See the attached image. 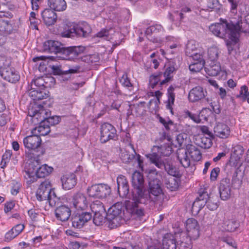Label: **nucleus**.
<instances>
[{"label":"nucleus","instance_id":"obj_1","mask_svg":"<svg viewBox=\"0 0 249 249\" xmlns=\"http://www.w3.org/2000/svg\"><path fill=\"white\" fill-rule=\"evenodd\" d=\"M210 31L215 36L236 43L239 40L240 32L247 33L249 30V14L243 21L242 17L238 15L229 20L220 18L219 23L211 24Z\"/></svg>","mask_w":249,"mask_h":249},{"label":"nucleus","instance_id":"obj_2","mask_svg":"<svg viewBox=\"0 0 249 249\" xmlns=\"http://www.w3.org/2000/svg\"><path fill=\"white\" fill-rule=\"evenodd\" d=\"M144 180L143 174L138 171H135L132 176L131 201H128L125 205L126 209L134 215L141 217L144 215V209L142 206L145 204L148 200V196L144 195Z\"/></svg>","mask_w":249,"mask_h":249},{"label":"nucleus","instance_id":"obj_3","mask_svg":"<svg viewBox=\"0 0 249 249\" xmlns=\"http://www.w3.org/2000/svg\"><path fill=\"white\" fill-rule=\"evenodd\" d=\"M53 168L47 164L40 165L39 160L34 158L29 162L25 171V178L28 184L35 182L37 178H45L50 175Z\"/></svg>","mask_w":249,"mask_h":249},{"label":"nucleus","instance_id":"obj_4","mask_svg":"<svg viewBox=\"0 0 249 249\" xmlns=\"http://www.w3.org/2000/svg\"><path fill=\"white\" fill-rule=\"evenodd\" d=\"M172 152L171 145L166 143L160 146L154 145L151 148V153L146 155V157L151 163L158 168L161 169L163 166V161L161 156H169Z\"/></svg>","mask_w":249,"mask_h":249},{"label":"nucleus","instance_id":"obj_5","mask_svg":"<svg viewBox=\"0 0 249 249\" xmlns=\"http://www.w3.org/2000/svg\"><path fill=\"white\" fill-rule=\"evenodd\" d=\"M28 114L32 117V121L35 122L45 121L46 123L54 125L58 124L61 121V117L59 116H53L48 117L50 112L45 109L41 105H36L35 107L30 108Z\"/></svg>","mask_w":249,"mask_h":249},{"label":"nucleus","instance_id":"obj_6","mask_svg":"<svg viewBox=\"0 0 249 249\" xmlns=\"http://www.w3.org/2000/svg\"><path fill=\"white\" fill-rule=\"evenodd\" d=\"M36 196L39 201L47 200L51 206H54L58 201L48 180H45L41 183L36 191Z\"/></svg>","mask_w":249,"mask_h":249},{"label":"nucleus","instance_id":"obj_7","mask_svg":"<svg viewBox=\"0 0 249 249\" xmlns=\"http://www.w3.org/2000/svg\"><path fill=\"white\" fill-rule=\"evenodd\" d=\"M100 140L102 143L117 138V130L115 127L108 123L102 124L100 127Z\"/></svg>","mask_w":249,"mask_h":249},{"label":"nucleus","instance_id":"obj_8","mask_svg":"<svg viewBox=\"0 0 249 249\" xmlns=\"http://www.w3.org/2000/svg\"><path fill=\"white\" fill-rule=\"evenodd\" d=\"M186 236L194 240L197 239L200 236V227L198 221L195 218L187 219L185 223Z\"/></svg>","mask_w":249,"mask_h":249},{"label":"nucleus","instance_id":"obj_9","mask_svg":"<svg viewBox=\"0 0 249 249\" xmlns=\"http://www.w3.org/2000/svg\"><path fill=\"white\" fill-rule=\"evenodd\" d=\"M110 192V187L105 184L93 185L88 189L89 196L93 197L104 198Z\"/></svg>","mask_w":249,"mask_h":249},{"label":"nucleus","instance_id":"obj_10","mask_svg":"<svg viewBox=\"0 0 249 249\" xmlns=\"http://www.w3.org/2000/svg\"><path fill=\"white\" fill-rule=\"evenodd\" d=\"M24 146L29 151H35L39 148L42 142L41 138L35 134L27 136L23 140Z\"/></svg>","mask_w":249,"mask_h":249},{"label":"nucleus","instance_id":"obj_11","mask_svg":"<svg viewBox=\"0 0 249 249\" xmlns=\"http://www.w3.org/2000/svg\"><path fill=\"white\" fill-rule=\"evenodd\" d=\"M190 59L191 60L189 65V69L191 72H198L204 67L205 61L202 54H196Z\"/></svg>","mask_w":249,"mask_h":249},{"label":"nucleus","instance_id":"obj_12","mask_svg":"<svg viewBox=\"0 0 249 249\" xmlns=\"http://www.w3.org/2000/svg\"><path fill=\"white\" fill-rule=\"evenodd\" d=\"M78 25L75 22H68L64 24L61 31V35L64 37H73L77 35Z\"/></svg>","mask_w":249,"mask_h":249},{"label":"nucleus","instance_id":"obj_13","mask_svg":"<svg viewBox=\"0 0 249 249\" xmlns=\"http://www.w3.org/2000/svg\"><path fill=\"white\" fill-rule=\"evenodd\" d=\"M215 135L221 139L228 138L231 134L230 127L223 123H218L214 127Z\"/></svg>","mask_w":249,"mask_h":249},{"label":"nucleus","instance_id":"obj_14","mask_svg":"<svg viewBox=\"0 0 249 249\" xmlns=\"http://www.w3.org/2000/svg\"><path fill=\"white\" fill-rule=\"evenodd\" d=\"M205 92L201 87H195L189 91L188 99L189 101L193 103L197 102L205 97Z\"/></svg>","mask_w":249,"mask_h":249},{"label":"nucleus","instance_id":"obj_15","mask_svg":"<svg viewBox=\"0 0 249 249\" xmlns=\"http://www.w3.org/2000/svg\"><path fill=\"white\" fill-rule=\"evenodd\" d=\"M149 189L148 194L144 193L145 196H148L147 204L148 202H155L156 197L158 196L161 193V189L160 186L158 184H155L152 182H149ZM145 193V191L144 192Z\"/></svg>","mask_w":249,"mask_h":249},{"label":"nucleus","instance_id":"obj_16","mask_svg":"<svg viewBox=\"0 0 249 249\" xmlns=\"http://www.w3.org/2000/svg\"><path fill=\"white\" fill-rule=\"evenodd\" d=\"M1 76L6 80L11 83H15L19 79L18 73L12 68H4L1 71Z\"/></svg>","mask_w":249,"mask_h":249},{"label":"nucleus","instance_id":"obj_17","mask_svg":"<svg viewBox=\"0 0 249 249\" xmlns=\"http://www.w3.org/2000/svg\"><path fill=\"white\" fill-rule=\"evenodd\" d=\"M42 17L45 24L48 26L54 24L57 19L55 13L51 9H46L42 12Z\"/></svg>","mask_w":249,"mask_h":249},{"label":"nucleus","instance_id":"obj_18","mask_svg":"<svg viewBox=\"0 0 249 249\" xmlns=\"http://www.w3.org/2000/svg\"><path fill=\"white\" fill-rule=\"evenodd\" d=\"M175 88L172 86H170L167 92V99L165 102L166 109L169 110L172 114L173 112V106L174 105L176 94L174 92Z\"/></svg>","mask_w":249,"mask_h":249},{"label":"nucleus","instance_id":"obj_19","mask_svg":"<svg viewBox=\"0 0 249 249\" xmlns=\"http://www.w3.org/2000/svg\"><path fill=\"white\" fill-rule=\"evenodd\" d=\"M34 123H37L36 119H35ZM39 125L34 128L32 130V134H35L40 137V136H45L47 135L50 132V128L48 124H47L45 121H40Z\"/></svg>","mask_w":249,"mask_h":249},{"label":"nucleus","instance_id":"obj_20","mask_svg":"<svg viewBox=\"0 0 249 249\" xmlns=\"http://www.w3.org/2000/svg\"><path fill=\"white\" fill-rule=\"evenodd\" d=\"M70 208L65 205H62L57 208L55 211V214L57 219L62 221H67L71 215Z\"/></svg>","mask_w":249,"mask_h":249},{"label":"nucleus","instance_id":"obj_21","mask_svg":"<svg viewBox=\"0 0 249 249\" xmlns=\"http://www.w3.org/2000/svg\"><path fill=\"white\" fill-rule=\"evenodd\" d=\"M62 48V44L57 41L48 40L43 44L44 50L50 53H57Z\"/></svg>","mask_w":249,"mask_h":249},{"label":"nucleus","instance_id":"obj_22","mask_svg":"<svg viewBox=\"0 0 249 249\" xmlns=\"http://www.w3.org/2000/svg\"><path fill=\"white\" fill-rule=\"evenodd\" d=\"M209 65L205 67V71L210 76H215L217 75L221 71L220 64L217 61L208 62Z\"/></svg>","mask_w":249,"mask_h":249},{"label":"nucleus","instance_id":"obj_23","mask_svg":"<svg viewBox=\"0 0 249 249\" xmlns=\"http://www.w3.org/2000/svg\"><path fill=\"white\" fill-rule=\"evenodd\" d=\"M185 151L193 161H198L202 158V154L200 150L194 145H187Z\"/></svg>","mask_w":249,"mask_h":249},{"label":"nucleus","instance_id":"obj_24","mask_svg":"<svg viewBox=\"0 0 249 249\" xmlns=\"http://www.w3.org/2000/svg\"><path fill=\"white\" fill-rule=\"evenodd\" d=\"M89 49L88 47L79 46V59L88 63H92L95 55L89 54Z\"/></svg>","mask_w":249,"mask_h":249},{"label":"nucleus","instance_id":"obj_25","mask_svg":"<svg viewBox=\"0 0 249 249\" xmlns=\"http://www.w3.org/2000/svg\"><path fill=\"white\" fill-rule=\"evenodd\" d=\"M162 249H177L176 239L170 233L166 234L163 238Z\"/></svg>","mask_w":249,"mask_h":249},{"label":"nucleus","instance_id":"obj_26","mask_svg":"<svg viewBox=\"0 0 249 249\" xmlns=\"http://www.w3.org/2000/svg\"><path fill=\"white\" fill-rule=\"evenodd\" d=\"M62 186L65 190H70L72 188L76 183L75 175L67 174L64 175L61 178Z\"/></svg>","mask_w":249,"mask_h":249},{"label":"nucleus","instance_id":"obj_27","mask_svg":"<svg viewBox=\"0 0 249 249\" xmlns=\"http://www.w3.org/2000/svg\"><path fill=\"white\" fill-rule=\"evenodd\" d=\"M24 229L23 224H18L7 231L5 235V241L9 242L17 237Z\"/></svg>","mask_w":249,"mask_h":249},{"label":"nucleus","instance_id":"obj_28","mask_svg":"<svg viewBox=\"0 0 249 249\" xmlns=\"http://www.w3.org/2000/svg\"><path fill=\"white\" fill-rule=\"evenodd\" d=\"M192 240L193 239L186 236L185 233H180L178 243L179 249H191L192 248Z\"/></svg>","mask_w":249,"mask_h":249},{"label":"nucleus","instance_id":"obj_29","mask_svg":"<svg viewBox=\"0 0 249 249\" xmlns=\"http://www.w3.org/2000/svg\"><path fill=\"white\" fill-rule=\"evenodd\" d=\"M48 5L52 10L59 12L65 10L67 8L64 0H49Z\"/></svg>","mask_w":249,"mask_h":249},{"label":"nucleus","instance_id":"obj_30","mask_svg":"<svg viewBox=\"0 0 249 249\" xmlns=\"http://www.w3.org/2000/svg\"><path fill=\"white\" fill-rule=\"evenodd\" d=\"M197 45L198 44L194 40L188 41L185 48L186 55L192 58L196 54H201L200 53H197Z\"/></svg>","mask_w":249,"mask_h":249},{"label":"nucleus","instance_id":"obj_31","mask_svg":"<svg viewBox=\"0 0 249 249\" xmlns=\"http://www.w3.org/2000/svg\"><path fill=\"white\" fill-rule=\"evenodd\" d=\"M188 154L186 151H182L179 149L177 151V158L180 163L184 168H187L191 164L190 159L188 158Z\"/></svg>","mask_w":249,"mask_h":249},{"label":"nucleus","instance_id":"obj_32","mask_svg":"<svg viewBox=\"0 0 249 249\" xmlns=\"http://www.w3.org/2000/svg\"><path fill=\"white\" fill-rule=\"evenodd\" d=\"M162 76V72H155L151 74L149 78L148 88L154 89L158 86V83L162 80L161 78ZM160 83H159L160 84Z\"/></svg>","mask_w":249,"mask_h":249},{"label":"nucleus","instance_id":"obj_33","mask_svg":"<svg viewBox=\"0 0 249 249\" xmlns=\"http://www.w3.org/2000/svg\"><path fill=\"white\" fill-rule=\"evenodd\" d=\"M239 226V223L235 220H225L222 226V231L228 232L234 231Z\"/></svg>","mask_w":249,"mask_h":249},{"label":"nucleus","instance_id":"obj_34","mask_svg":"<svg viewBox=\"0 0 249 249\" xmlns=\"http://www.w3.org/2000/svg\"><path fill=\"white\" fill-rule=\"evenodd\" d=\"M175 71V68L174 66H170L166 68L165 71L162 74V76H163L164 79L162 80L160 84V87L166 84L172 80L173 77V73Z\"/></svg>","mask_w":249,"mask_h":249},{"label":"nucleus","instance_id":"obj_35","mask_svg":"<svg viewBox=\"0 0 249 249\" xmlns=\"http://www.w3.org/2000/svg\"><path fill=\"white\" fill-rule=\"evenodd\" d=\"M91 32L90 25L85 21L79 22V36H88Z\"/></svg>","mask_w":249,"mask_h":249},{"label":"nucleus","instance_id":"obj_36","mask_svg":"<svg viewBox=\"0 0 249 249\" xmlns=\"http://www.w3.org/2000/svg\"><path fill=\"white\" fill-rule=\"evenodd\" d=\"M92 214L89 212L79 211V228L82 227L86 223L91 220Z\"/></svg>","mask_w":249,"mask_h":249},{"label":"nucleus","instance_id":"obj_37","mask_svg":"<svg viewBox=\"0 0 249 249\" xmlns=\"http://www.w3.org/2000/svg\"><path fill=\"white\" fill-rule=\"evenodd\" d=\"M119 204H115L108 209L107 214L110 219L115 220L117 219V217L121 212V207L119 208Z\"/></svg>","mask_w":249,"mask_h":249},{"label":"nucleus","instance_id":"obj_38","mask_svg":"<svg viewBox=\"0 0 249 249\" xmlns=\"http://www.w3.org/2000/svg\"><path fill=\"white\" fill-rule=\"evenodd\" d=\"M244 153V149L240 145H236L233 148V151L231 154V160L234 159L237 161L242 158Z\"/></svg>","mask_w":249,"mask_h":249},{"label":"nucleus","instance_id":"obj_39","mask_svg":"<svg viewBox=\"0 0 249 249\" xmlns=\"http://www.w3.org/2000/svg\"><path fill=\"white\" fill-rule=\"evenodd\" d=\"M219 192L220 197L223 200L228 199L231 196V190L229 185L221 184Z\"/></svg>","mask_w":249,"mask_h":249},{"label":"nucleus","instance_id":"obj_40","mask_svg":"<svg viewBox=\"0 0 249 249\" xmlns=\"http://www.w3.org/2000/svg\"><path fill=\"white\" fill-rule=\"evenodd\" d=\"M12 25L8 21L0 19V32L1 34H10L13 30Z\"/></svg>","mask_w":249,"mask_h":249},{"label":"nucleus","instance_id":"obj_41","mask_svg":"<svg viewBox=\"0 0 249 249\" xmlns=\"http://www.w3.org/2000/svg\"><path fill=\"white\" fill-rule=\"evenodd\" d=\"M90 209L94 213H105L106 210L102 203L96 201L94 202L90 206Z\"/></svg>","mask_w":249,"mask_h":249},{"label":"nucleus","instance_id":"obj_42","mask_svg":"<svg viewBox=\"0 0 249 249\" xmlns=\"http://www.w3.org/2000/svg\"><path fill=\"white\" fill-rule=\"evenodd\" d=\"M208 61H217L219 55L218 49L216 47H211L208 49Z\"/></svg>","mask_w":249,"mask_h":249},{"label":"nucleus","instance_id":"obj_43","mask_svg":"<svg viewBox=\"0 0 249 249\" xmlns=\"http://www.w3.org/2000/svg\"><path fill=\"white\" fill-rule=\"evenodd\" d=\"M89 204L87 198L83 194L79 195V211H84L88 210Z\"/></svg>","mask_w":249,"mask_h":249},{"label":"nucleus","instance_id":"obj_44","mask_svg":"<svg viewBox=\"0 0 249 249\" xmlns=\"http://www.w3.org/2000/svg\"><path fill=\"white\" fill-rule=\"evenodd\" d=\"M120 83L124 87L126 88L129 91H132L133 89V84L131 83L130 79L128 77V75L126 73H124L120 79Z\"/></svg>","mask_w":249,"mask_h":249},{"label":"nucleus","instance_id":"obj_45","mask_svg":"<svg viewBox=\"0 0 249 249\" xmlns=\"http://www.w3.org/2000/svg\"><path fill=\"white\" fill-rule=\"evenodd\" d=\"M45 82L43 77H38L31 82V88L32 89H42L45 87Z\"/></svg>","mask_w":249,"mask_h":249},{"label":"nucleus","instance_id":"obj_46","mask_svg":"<svg viewBox=\"0 0 249 249\" xmlns=\"http://www.w3.org/2000/svg\"><path fill=\"white\" fill-rule=\"evenodd\" d=\"M212 137V136H202L199 143L200 146L205 149L210 148L213 144Z\"/></svg>","mask_w":249,"mask_h":249},{"label":"nucleus","instance_id":"obj_47","mask_svg":"<svg viewBox=\"0 0 249 249\" xmlns=\"http://www.w3.org/2000/svg\"><path fill=\"white\" fill-rule=\"evenodd\" d=\"M145 104L144 102H141L134 106L136 116H140L145 114L146 112Z\"/></svg>","mask_w":249,"mask_h":249},{"label":"nucleus","instance_id":"obj_48","mask_svg":"<svg viewBox=\"0 0 249 249\" xmlns=\"http://www.w3.org/2000/svg\"><path fill=\"white\" fill-rule=\"evenodd\" d=\"M163 30L162 26L160 24L152 25L146 28L145 34L148 37L153 33H156Z\"/></svg>","mask_w":249,"mask_h":249},{"label":"nucleus","instance_id":"obj_49","mask_svg":"<svg viewBox=\"0 0 249 249\" xmlns=\"http://www.w3.org/2000/svg\"><path fill=\"white\" fill-rule=\"evenodd\" d=\"M198 194L199 196L196 199V200L199 201V202H200V203L204 202V205H205L206 201L209 198L206 189L205 188H200L198 191Z\"/></svg>","mask_w":249,"mask_h":249},{"label":"nucleus","instance_id":"obj_50","mask_svg":"<svg viewBox=\"0 0 249 249\" xmlns=\"http://www.w3.org/2000/svg\"><path fill=\"white\" fill-rule=\"evenodd\" d=\"M164 167L169 175L175 177L178 175L179 172L178 169L173 165L170 164H164L162 168Z\"/></svg>","mask_w":249,"mask_h":249},{"label":"nucleus","instance_id":"obj_51","mask_svg":"<svg viewBox=\"0 0 249 249\" xmlns=\"http://www.w3.org/2000/svg\"><path fill=\"white\" fill-rule=\"evenodd\" d=\"M167 187L171 191H176L178 187V183L175 177H170L166 182Z\"/></svg>","mask_w":249,"mask_h":249},{"label":"nucleus","instance_id":"obj_52","mask_svg":"<svg viewBox=\"0 0 249 249\" xmlns=\"http://www.w3.org/2000/svg\"><path fill=\"white\" fill-rule=\"evenodd\" d=\"M217 202L218 201L216 199H213L209 197L206 201L205 205L210 210L214 211L218 208V205Z\"/></svg>","mask_w":249,"mask_h":249},{"label":"nucleus","instance_id":"obj_53","mask_svg":"<svg viewBox=\"0 0 249 249\" xmlns=\"http://www.w3.org/2000/svg\"><path fill=\"white\" fill-rule=\"evenodd\" d=\"M94 216L93 217V223L97 226H100L102 225L104 220V216L103 214L104 213H94Z\"/></svg>","mask_w":249,"mask_h":249},{"label":"nucleus","instance_id":"obj_54","mask_svg":"<svg viewBox=\"0 0 249 249\" xmlns=\"http://www.w3.org/2000/svg\"><path fill=\"white\" fill-rule=\"evenodd\" d=\"M12 154V152L11 150H6L4 153L2 157L0 164L2 168L5 166L7 163L9 162L11 157Z\"/></svg>","mask_w":249,"mask_h":249},{"label":"nucleus","instance_id":"obj_55","mask_svg":"<svg viewBox=\"0 0 249 249\" xmlns=\"http://www.w3.org/2000/svg\"><path fill=\"white\" fill-rule=\"evenodd\" d=\"M212 110L215 114H218L221 112L220 106L217 100H211L210 103Z\"/></svg>","mask_w":249,"mask_h":249},{"label":"nucleus","instance_id":"obj_56","mask_svg":"<svg viewBox=\"0 0 249 249\" xmlns=\"http://www.w3.org/2000/svg\"><path fill=\"white\" fill-rule=\"evenodd\" d=\"M65 53L69 56V59H73L78 56V53L76 52V47L68 48L65 51Z\"/></svg>","mask_w":249,"mask_h":249},{"label":"nucleus","instance_id":"obj_57","mask_svg":"<svg viewBox=\"0 0 249 249\" xmlns=\"http://www.w3.org/2000/svg\"><path fill=\"white\" fill-rule=\"evenodd\" d=\"M129 191V185L118 187V192L121 197H125Z\"/></svg>","mask_w":249,"mask_h":249},{"label":"nucleus","instance_id":"obj_58","mask_svg":"<svg viewBox=\"0 0 249 249\" xmlns=\"http://www.w3.org/2000/svg\"><path fill=\"white\" fill-rule=\"evenodd\" d=\"M200 202H199V201L195 200L193 203L192 210L196 213H198L205 206L204 202L202 203Z\"/></svg>","mask_w":249,"mask_h":249},{"label":"nucleus","instance_id":"obj_59","mask_svg":"<svg viewBox=\"0 0 249 249\" xmlns=\"http://www.w3.org/2000/svg\"><path fill=\"white\" fill-rule=\"evenodd\" d=\"M118 187L128 185L126 177L122 175H119L117 178Z\"/></svg>","mask_w":249,"mask_h":249},{"label":"nucleus","instance_id":"obj_60","mask_svg":"<svg viewBox=\"0 0 249 249\" xmlns=\"http://www.w3.org/2000/svg\"><path fill=\"white\" fill-rule=\"evenodd\" d=\"M222 241L227 244L228 245L232 247L234 249H237V245L236 243L231 238L224 237L222 238Z\"/></svg>","mask_w":249,"mask_h":249},{"label":"nucleus","instance_id":"obj_61","mask_svg":"<svg viewBox=\"0 0 249 249\" xmlns=\"http://www.w3.org/2000/svg\"><path fill=\"white\" fill-rule=\"evenodd\" d=\"M220 172V169L219 167H215L213 169L210 174V180L211 181H215L217 179V177Z\"/></svg>","mask_w":249,"mask_h":249},{"label":"nucleus","instance_id":"obj_62","mask_svg":"<svg viewBox=\"0 0 249 249\" xmlns=\"http://www.w3.org/2000/svg\"><path fill=\"white\" fill-rule=\"evenodd\" d=\"M218 5L219 1L218 0H207V7L210 9H214Z\"/></svg>","mask_w":249,"mask_h":249},{"label":"nucleus","instance_id":"obj_63","mask_svg":"<svg viewBox=\"0 0 249 249\" xmlns=\"http://www.w3.org/2000/svg\"><path fill=\"white\" fill-rule=\"evenodd\" d=\"M240 96L244 99L249 96V92L248 91V88L247 86L244 85L241 87L240 91Z\"/></svg>","mask_w":249,"mask_h":249},{"label":"nucleus","instance_id":"obj_64","mask_svg":"<svg viewBox=\"0 0 249 249\" xmlns=\"http://www.w3.org/2000/svg\"><path fill=\"white\" fill-rule=\"evenodd\" d=\"M159 121L164 125L166 130H169V125H171L173 124V122L171 120H169L167 121L161 117H159Z\"/></svg>","mask_w":249,"mask_h":249}]
</instances>
